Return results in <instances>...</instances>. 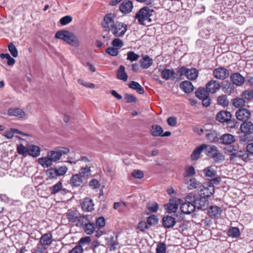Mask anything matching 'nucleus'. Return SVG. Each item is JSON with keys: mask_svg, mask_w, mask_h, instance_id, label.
<instances>
[{"mask_svg": "<svg viewBox=\"0 0 253 253\" xmlns=\"http://www.w3.org/2000/svg\"><path fill=\"white\" fill-rule=\"evenodd\" d=\"M154 12V10L153 9L144 6L136 13L135 18L137 20L139 24L145 25L146 23H149L152 21L151 17Z\"/></svg>", "mask_w": 253, "mask_h": 253, "instance_id": "f257e3e1", "label": "nucleus"}, {"mask_svg": "<svg viewBox=\"0 0 253 253\" xmlns=\"http://www.w3.org/2000/svg\"><path fill=\"white\" fill-rule=\"evenodd\" d=\"M195 174V170L193 166H189L185 169V176H192Z\"/></svg>", "mask_w": 253, "mask_h": 253, "instance_id": "e2e57ef3", "label": "nucleus"}, {"mask_svg": "<svg viewBox=\"0 0 253 253\" xmlns=\"http://www.w3.org/2000/svg\"><path fill=\"white\" fill-rule=\"evenodd\" d=\"M105 225V219L104 217L100 216L97 218L96 221V225L97 228H103Z\"/></svg>", "mask_w": 253, "mask_h": 253, "instance_id": "13d9d810", "label": "nucleus"}, {"mask_svg": "<svg viewBox=\"0 0 253 253\" xmlns=\"http://www.w3.org/2000/svg\"><path fill=\"white\" fill-rule=\"evenodd\" d=\"M17 152L19 154L26 155L28 154V146L25 147L22 144H20L17 147Z\"/></svg>", "mask_w": 253, "mask_h": 253, "instance_id": "bf43d9fd", "label": "nucleus"}, {"mask_svg": "<svg viewBox=\"0 0 253 253\" xmlns=\"http://www.w3.org/2000/svg\"><path fill=\"white\" fill-rule=\"evenodd\" d=\"M196 209L194 204L191 203L190 202H186L182 203L180 206V210L181 211L185 214H190L195 211Z\"/></svg>", "mask_w": 253, "mask_h": 253, "instance_id": "f3484780", "label": "nucleus"}, {"mask_svg": "<svg viewBox=\"0 0 253 253\" xmlns=\"http://www.w3.org/2000/svg\"><path fill=\"white\" fill-rule=\"evenodd\" d=\"M230 79L233 84L237 86L242 85L245 82V78L239 73H234L231 76Z\"/></svg>", "mask_w": 253, "mask_h": 253, "instance_id": "b1692460", "label": "nucleus"}, {"mask_svg": "<svg viewBox=\"0 0 253 253\" xmlns=\"http://www.w3.org/2000/svg\"><path fill=\"white\" fill-rule=\"evenodd\" d=\"M175 72L173 69H165L161 72V77L167 81L175 79Z\"/></svg>", "mask_w": 253, "mask_h": 253, "instance_id": "5701e85b", "label": "nucleus"}, {"mask_svg": "<svg viewBox=\"0 0 253 253\" xmlns=\"http://www.w3.org/2000/svg\"><path fill=\"white\" fill-rule=\"evenodd\" d=\"M177 73L179 76L185 75L187 79L190 80H195L198 76V71L195 68L188 69L184 66L180 67Z\"/></svg>", "mask_w": 253, "mask_h": 253, "instance_id": "423d86ee", "label": "nucleus"}, {"mask_svg": "<svg viewBox=\"0 0 253 253\" xmlns=\"http://www.w3.org/2000/svg\"><path fill=\"white\" fill-rule=\"evenodd\" d=\"M222 210L216 206H211L208 210V215L212 218H219L221 213Z\"/></svg>", "mask_w": 253, "mask_h": 253, "instance_id": "2eb2a0df", "label": "nucleus"}, {"mask_svg": "<svg viewBox=\"0 0 253 253\" xmlns=\"http://www.w3.org/2000/svg\"><path fill=\"white\" fill-rule=\"evenodd\" d=\"M116 15L113 13L106 14L102 22V27L105 31L109 32L118 21L116 20Z\"/></svg>", "mask_w": 253, "mask_h": 253, "instance_id": "20e7f679", "label": "nucleus"}, {"mask_svg": "<svg viewBox=\"0 0 253 253\" xmlns=\"http://www.w3.org/2000/svg\"><path fill=\"white\" fill-rule=\"evenodd\" d=\"M180 87L185 93H188L194 90V87L191 82L189 81H185L180 84Z\"/></svg>", "mask_w": 253, "mask_h": 253, "instance_id": "bb28decb", "label": "nucleus"}, {"mask_svg": "<svg viewBox=\"0 0 253 253\" xmlns=\"http://www.w3.org/2000/svg\"><path fill=\"white\" fill-rule=\"evenodd\" d=\"M158 218L155 215H152L149 216L147 219V223L151 226L155 225L158 222Z\"/></svg>", "mask_w": 253, "mask_h": 253, "instance_id": "09e8293b", "label": "nucleus"}, {"mask_svg": "<svg viewBox=\"0 0 253 253\" xmlns=\"http://www.w3.org/2000/svg\"><path fill=\"white\" fill-rule=\"evenodd\" d=\"M53 242V236L50 232L43 234L40 240V244L42 247L50 246Z\"/></svg>", "mask_w": 253, "mask_h": 253, "instance_id": "ddd939ff", "label": "nucleus"}, {"mask_svg": "<svg viewBox=\"0 0 253 253\" xmlns=\"http://www.w3.org/2000/svg\"><path fill=\"white\" fill-rule=\"evenodd\" d=\"M139 57V55L135 53L133 51H129L127 53V60L131 62L137 60Z\"/></svg>", "mask_w": 253, "mask_h": 253, "instance_id": "603ef678", "label": "nucleus"}, {"mask_svg": "<svg viewBox=\"0 0 253 253\" xmlns=\"http://www.w3.org/2000/svg\"><path fill=\"white\" fill-rule=\"evenodd\" d=\"M105 51L107 53L112 56H116L119 54L118 48L114 47H109L106 49Z\"/></svg>", "mask_w": 253, "mask_h": 253, "instance_id": "864d4df0", "label": "nucleus"}, {"mask_svg": "<svg viewBox=\"0 0 253 253\" xmlns=\"http://www.w3.org/2000/svg\"><path fill=\"white\" fill-rule=\"evenodd\" d=\"M214 193L213 185L209 183H205L199 187V195L200 197L208 198Z\"/></svg>", "mask_w": 253, "mask_h": 253, "instance_id": "0eeeda50", "label": "nucleus"}, {"mask_svg": "<svg viewBox=\"0 0 253 253\" xmlns=\"http://www.w3.org/2000/svg\"><path fill=\"white\" fill-rule=\"evenodd\" d=\"M221 85L220 83L215 80H211L206 84V88L211 93H214L218 91L220 88Z\"/></svg>", "mask_w": 253, "mask_h": 253, "instance_id": "dca6fc26", "label": "nucleus"}, {"mask_svg": "<svg viewBox=\"0 0 253 253\" xmlns=\"http://www.w3.org/2000/svg\"><path fill=\"white\" fill-rule=\"evenodd\" d=\"M89 186L92 189H95L98 188L100 186L98 180L96 179H92L89 183Z\"/></svg>", "mask_w": 253, "mask_h": 253, "instance_id": "338daca9", "label": "nucleus"}, {"mask_svg": "<svg viewBox=\"0 0 253 253\" xmlns=\"http://www.w3.org/2000/svg\"><path fill=\"white\" fill-rule=\"evenodd\" d=\"M166 245L165 243H159L156 248L157 253H166Z\"/></svg>", "mask_w": 253, "mask_h": 253, "instance_id": "680f3d73", "label": "nucleus"}, {"mask_svg": "<svg viewBox=\"0 0 253 253\" xmlns=\"http://www.w3.org/2000/svg\"><path fill=\"white\" fill-rule=\"evenodd\" d=\"M38 162L44 168H48L51 166L53 163L48 155H47L46 157L39 158Z\"/></svg>", "mask_w": 253, "mask_h": 253, "instance_id": "2f4dec72", "label": "nucleus"}, {"mask_svg": "<svg viewBox=\"0 0 253 253\" xmlns=\"http://www.w3.org/2000/svg\"><path fill=\"white\" fill-rule=\"evenodd\" d=\"M62 187V183L59 181L50 188L51 194H56L61 189Z\"/></svg>", "mask_w": 253, "mask_h": 253, "instance_id": "49530a36", "label": "nucleus"}, {"mask_svg": "<svg viewBox=\"0 0 253 253\" xmlns=\"http://www.w3.org/2000/svg\"><path fill=\"white\" fill-rule=\"evenodd\" d=\"M141 67L143 69L149 68L153 64V60L148 55H143L140 61Z\"/></svg>", "mask_w": 253, "mask_h": 253, "instance_id": "c85d7f7f", "label": "nucleus"}, {"mask_svg": "<svg viewBox=\"0 0 253 253\" xmlns=\"http://www.w3.org/2000/svg\"><path fill=\"white\" fill-rule=\"evenodd\" d=\"M159 208L158 204L156 203L149 204L148 206V209L152 212H156Z\"/></svg>", "mask_w": 253, "mask_h": 253, "instance_id": "69168bd1", "label": "nucleus"}, {"mask_svg": "<svg viewBox=\"0 0 253 253\" xmlns=\"http://www.w3.org/2000/svg\"><path fill=\"white\" fill-rule=\"evenodd\" d=\"M175 218L172 216L166 215L162 218V224L166 228H172L176 224Z\"/></svg>", "mask_w": 253, "mask_h": 253, "instance_id": "a211bd4d", "label": "nucleus"}, {"mask_svg": "<svg viewBox=\"0 0 253 253\" xmlns=\"http://www.w3.org/2000/svg\"><path fill=\"white\" fill-rule=\"evenodd\" d=\"M245 104V101L242 98H236L234 99L233 105L236 108L243 107Z\"/></svg>", "mask_w": 253, "mask_h": 253, "instance_id": "a18cd8bd", "label": "nucleus"}, {"mask_svg": "<svg viewBox=\"0 0 253 253\" xmlns=\"http://www.w3.org/2000/svg\"><path fill=\"white\" fill-rule=\"evenodd\" d=\"M125 99L126 103L135 102L137 100L136 98L130 94H126Z\"/></svg>", "mask_w": 253, "mask_h": 253, "instance_id": "0e129e2a", "label": "nucleus"}, {"mask_svg": "<svg viewBox=\"0 0 253 253\" xmlns=\"http://www.w3.org/2000/svg\"><path fill=\"white\" fill-rule=\"evenodd\" d=\"M187 183L188 189L189 190L196 189L201 186L200 183L195 178L190 179Z\"/></svg>", "mask_w": 253, "mask_h": 253, "instance_id": "4c0bfd02", "label": "nucleus"}, {"mask_svg": "<svg viewBox=\"0 0 253 253\" xmlns=\"http://www.w3.org/2000/svg\"><path fill=\"white\" fill-rule=\"evenodd\" d=\"M240 129L245 135L251 134L253 133V123L249 121L243 122Z\"/></svg>", "mask_w": 253, "mask_h": 253, "instance_id": "9b49d317", "label": "nucleus"}, {"mask_svg": "<svg viewBox=\"0 0 253 253\" xmlns=\"http://www.w3.org/2000/svg\"><path fill=\"white\" fill-rule=\"evenodd\" d=\"M46 175L49 179H56L58 177L56 168H50L46 170Z\"/></svg>", "mask_w": 253, "mask_h": 253, "instance_id": "c03bdc74", "label": "nucleus"}, {"mask_svg": "<svg viewBox=\"0 0 253 253\" xmlns=\"http://www.w3.org/2000/svg\"><path fill=\"white\" fill-rule=\"evenodd\" d=\"M125 67L123 65H121L118 69L117 72V78L120 80L126 82L127 80L128 76L125 72Z\"/></svg>", "mask_w": 253, "mask_h": 253, "instance_id": "7c9ffc66", "label": "nucleus"}, {"mask_svg": "<svg viewBox=\"0 0 253 253\" xmlns=\"http://www.w3.org/2000/svg\"><path fill=\"white\" fill-rule=\"evenodd\" d=\"M248 154L245 150H238L236 153L233 154L232 156H230V160L232 161H236L237 158L245 160L248 158Z\"/></svg>", "mask_w": 253, "mask_h": 253, "instance_id": "cd10ccee", "label": "nucleus"}, {"mask_svg": "<svg viewBox=\"0 0 253 253\" xmlns=\"http://www.w3.org/2000/svg\"><path fill=\"white\" fill-rule=\"evenodd\" d=\"M196 96L197 98L200 99H202L205 97H208L209 96V92L204 87H200L196 91Z\"/></svg>", "mask_w": 253, "mask_h": 253, "instance_id": "c9c22d12", "label": "nucleus"}, {"mask_svg": "<svg viewBox=\"0 0 253 253\" xmlns=\"http://www.w3.org/2000/svg\"><path fill=\"white\" fill-rule=\"evenodd\" d=\"M8 48L11 54L14 57H16L18 56V53L15 46L12 43H10L8 45Z\"/></svg>", "mask_w": 253, "mask_h": 253, "instance_id": "3c124183", "label": "nucleus"}, {"mask_svg": "<svg viewBox=\"0 0 253 253\" xmlns=\"http://www.w3.org/2000/svg\"><path fill=\"white\" fill-rule=\"evenodd\" d=\"M112 44L113 47L117 48L119 49L124 45V43L122 40L117 38L113 40Z\"/></svg>", "mask_w": 253, "mask_h": 253, "instance_id": "5fc2aeb1", "label": "nucleus"}, {"mask_svg": "<svg viewBox=\"0 0 253 253\" xmlns=\"http://www.w3.org/2000/svg\"><path fill=\"white\" fill-rule=\"evenodd\" d=\"M228 234L232 238H238L240 235L239 229L238 227H231L228 230Z\"/></svg>", "mask_w": 253, "mask_h": 253, "instance_id": "79ce46f5", "label": "nucleus"}, {"mask_svg": "<svg viewBox=\"0 0 253 253\" xmlns=\"http://www.w3.org/2000/svg\"><path fill=\"white\" fill-rule=\"evenodd\" d=\"M150 132L153 136H160L163 133V129L161 126L158 125H154L151 126Z\"/></svg>", "mask_w": 253, "mask_h": 253, "instance_id": "473e14b6", "label": "nucleus"}, {"mask_svg": "<svg viewBox=\"0 0 253 253\" xmlns=\"http://www.w3.org/2000/svg\"><path fill=\"white\" fill-rule=\"evenodd\" d=\"M80 182L83 183L82 178L84 179L89 177L91 176V170L90 166L88 165L84 166L80 163Z\"/></svg>", "mask_w": 253, "mask_h": 253, "instance_id": "4468645a", "label": "nucleus"}, {"mask_svg": "<svg viewBox=\"0 0 253 253\" xmlns=\"http://www.w3.org/2000/svg\"><path fill=\"white\" fill-rule=\"evenodd\" d=\"M203 145L206 154L208 156L214 159L215 162H222L225 160L224 155L219 152L216 146L206 144Z\"/></svg>", "mask_w": 253, "mask_h": 253, "instance_id": "7ed1b4c3", "label": "nucleus"}, {"mask_svg": "<svg viewBox=\"0 0 253 253\" xmlns=\"http://www.w3.org/2000/svg\"><path fill=\"white\" fill-rule=\"evenodd\" d=\"M41 149L36 145H29L28 146V155L33 157H37L40 155Z\"/></svg>", "mask_w": 253, "mask_h": 253, "instance_id": "c756f323", "label": "nucleus"}, {"mask_svg": "<svg viewBox=\"0 0 253 253\" xmlns=\"http://www.w3.org/2000/svg\"><path fill=\"white\" fill-rule=\"evenodd\" d=\"M206 137L211 142H215L218 140L216 132L214 130H209L206 133Z\"/></svg>", "mask_w": 253, "mask_h": 253, "instance_id": "ea45409f", "label": "nucleus"}, {"mask_svg": "<svg viewBox=\"0 0 253 253\" xmlns=\"http://www.w3.org/2000/svg\"><path fill=\"white\" fill-rule=\"evenodd\" d=\"M132 176L135 178L141 179L144 177V174L140 170H135L132 172Z\"/></svg>", "mask_w": 253, "mask_h": 253, "instance_id": "774afa93", "label": "nucleus"}, {"mask_svg": "<svg viewBox=\"0 0 253 253\" xmlns=\"http://www.w3.org/2000/svg\"><path fill=\"white\" fill-rule=\"evenodd\" d=\"M213 76L217 79L223 80L229 76V72L226 68L220 67L213 70Z\"/></svg>", "mask_w": 253, "mask_h": 253, "instance_id": "1a4fd4ad", "label": "nucleus"}, {"mask_svg": "<svg viewBox=\"0 0 253 253\" xmlns=\"http://www.w3.org/2000/svg\"><path fill=\"white\" fill-rule=\"evenodd\" d=\"M182 200L175 198L170 199L169 203L165 205L167 212L169 213H174L178 209V205L181 204Z\"/></svg>", "mask_w": 253, "mask_h": 253, "instance_id": "6e6552de", "label": "nucleus"}, {"mask_svg": "<svg viewBox=\"0 0 253 253\" xmlns=\"http://www.w3.org/2000/svg\"><path fill=\"white\" fill-rule=\"evenodd\" d=\"M82 227L86 234L91 235L95 230L94 223H90L88 218H86L85 222H82Z\"/></svg>", "mask_w": 253, "mask_h": 253, "instance_id": "412c9836", "label": "nucleus"}, {"mask_svg": "<svg viewBox=\"0 0 253 253\" xmlns=\"http://www.w3.org/2000/svg\"><path fill=\"white\" fill-rule=\"evenodd\" d=\"M1 58H5L7 59V64L9 66H12L15 63V60L14 58H12L8 53H1L0 54Z\"/></svg>", "mask_w": 253, "mask_h": 253, "instance_id": "37998d69", "label": "nucleus"}, {"mask_svg": "<svg viewBox=\"0 0 253 253\" xmlns=\"http://www.w3.org/2000/svg\"><path fill=\"white\" fill-rule=\"evenodd\" d=\"M232 115L230 112L227 111H220L216 116V119L220 123H227L231 119Z\"/></svg>", "mask_w": 253, "mask_h": 253, "instance_id": "f8f14e48", "label": "nucleus"}, {"mask_svg": "<svg viewBox=\"0 0 253 253\" xmlns=\"http://www.w3.org/2000/svg\"><path fill=\"white\" fill-rule=\"evenodd\" d=\"M229 103V100L226 95H221L217 98V103L220 106L226 107L228 105Z\"/></svg>", "mask_w": 253, "mask_h": 253, "instance_id": "58836bf2", "label": "nucleus"}, {"mask_svg": "<svg viewBox=\"0 0 253 253\" xmlns=\"http://www.w3.org/2000/svg\"><path fill=\"white\" fill-rule=\"evenodd\" d=\"M82 210L85 211H91L94 209L93 201L89 198H85L81 204Z\"/></svg>", "mask_w": 253, "mask_h": 253, "instance_id": "393cba45", "label": "nucleus"}, {"mask_svg": "<svg viewBox=\"0 0 253 253\" xmlns=\"http://www.w3.org/2000/svg\"><path fill=\"white\" fill-rule=\"evenodd\" d=\"M72 21V17L70 15H66L60 19V23L62 26L66 25Z\"/></svg>", "mask_w": 253, "mask_h": 253, "instance_id": "6e6d98bb", "label": "nucleus"}, {"mask_svg": "<svg viewBox=\"0 0 253 253\" xmlns=\"http://www.w3.org/2000/svg\"><path fill=\"white\" fill-rule=\"evenodd\" d=\"M203 173L206 177H213L216 176L217 172L213 166H210L203 169Z\"/></svg>", "mask_w": 253, "mask_h": 253, "instance_id": "72a5a7b5", "label": "nucleus"}, {"mask_svg": "<svg viewBox=\"0 0 253 253\" xmlns=\"http://www.w3.org/2000/svg\"><path fill=\"white\" fill-rule=\"evenodd\" d=\"M70 183L72 186L77 187L79 186V174H76L73 175L70 179Z\"/></svg>", "mask_w": 253, "mask_h": 253, "instance_id": "8fccbe9b", "label": "nucleus"}, {"mask_svg": "<svg viewBox=\"0 0 253 253\" xmlns=\"http://www.w3.org/2000/svg\"><path fill=\"white\" fill-rule=\"evenodd\" d=\"M47 155L53 162L59 160L61 157V154L58 152L57 150L48 152Z\"/></svg>", "mask_w": 253, "mask_h": 253, "instance_id": "a19ab883", "label": "nucleus"}, {"mask_svg": "<svg viewBox=\"0 0 253 253\" xmlns=\"http://www.w3.org/2000/svg\"><path fill=\"white\" fill-rule=\"evenodd\" d=\"M7 114L10 116H15L22 119L25 117V113L19 108H10L7 111Z\"/></svg>", "mask_w": 253, "mask_h": 253, "instance_id": "6ab92c4d", "label": "nucleus"}, {"mask_svg": "<svg viewBox=\"0 0 253 253\" xmlns=\"http://www.w3.org/2000/svg\"><path fill=\"white\" fill-rule=\"evenodd\" d=\"M209 203L207 198L200 197V198H197L194 205L197 209L204 210L207 208Z\"/></svg>", "mask_w": 253, "mask_h": 253, "instance_id": "4be33fe9", "label": "nucleus"}, {"mask_svg": "<svg viewBox=\"0 0 253 253\" xmlns=\"http://www.w3.org/2000/svg\"><path fill=\"white\" fill-rule=\"evenodd\" d=\"M220 142L223 144H231L235 141V138L234 135L226 133L221 136L220 137Z\"/></svg>", "mask_w": 253, "mask_h": 253, "instance_id": "a878e982", "label": "nucleus"}, {"mask_svg": "<svg viewBox=\"0 0 253 253\" xmlns=\"http://www.w3.org/2000/svg\"><path fill=\"white\" fill-rule=\"evenodd\" d=\"M133 3L131 1L127 0L123 2L119 6L121 12L124 14L130 13L133 8Z\"/></svg>", "mask_w": 253, "mask_h": 253, "instance_id": "aec40b11", "label": "nucleus"}, {"mask_svg": "<svg viewBox=\"0 0 253 253\" xmlns=\"http://www.w3.org/2000/svg\"><path fill=\"white\" fill-rule=\"evenodd\" d=\"M251 116L250 111L245 108L239 109L236 112L237 119L243 122L248 121Z\"/></svg>", "mask_w": 253, "mask_h": 253, "instance_id": "9d476101", "label": "nucleus"}, {"mask_svg": "<svg viewBox=\"0 0 253 253\" xmlns=\"http://www.w3.org/2000/svg\"><path fill=\"white\" fill-rule=\"evenodd\" d=\"M244 97L247 99H251L253 98V88L248 89L243 92Z\"/></svg>", "mask_w": 253, "mask_h": 253, "instance_id": "052dcab7", "label": "nucleus"}, {"mask_svg": "<svg viewBox=\"0 0 253 253\" xmlns=\"http://www.w3.org/2000/svg\"><path fill=\"white\" fill-rule=\"evenodd\" d=\"M234 86L230 83H226L222 87V91L227 94L230 93L234 90Z\"/></svg>", "mask_w": 253, "mask_h": 253, "instance_id": "de8ad7c7", "label": "nucleus"}, {"mask_svg": "<svg viewBox=\"0 0 253 253\" xmlns=\"http://www.w3.org/2000/svg\"><path fill=\"white\" fill-rule=\"evenodd\" d=\"M127 30V25L126 24L117 21L109 32L115 37H122L125 34Z\"/></svg>", "mask_w": 253, "mask_h": 253, "instance_id": "39448f33", "label": "nucleus"}, {"mask_svg": "<svg viewBox=\"0 0 253 253\" xmlns=\"http://www.w3.org/2000/svg\"><path fill=\"white\" fill-rule=\"evenodd\" d=\"M204 150V145L202 144L194 150L191 155V159L194 161L197 160L199 157L202 151Z\"/></svg>", "mask_w": 253, "mask_h": 253, "instance_id": "e433bc0d", "label": "nucleus"}, {"mask_svg": "<svg viewBox=\"0 0 253 253\" xmlns=\"http://www.w3.org/2000/svg\"><path fill=\"white\" fill-rule=\"evenodd\" d=\"M128 87L135 90L139 94H142L144 92V88L136 82H130L129 84H128Z\"/></svg>", "mask_w": 253, "mask_h": 253, "instance_id": "f704fd0d", "label": "nucleus"}, {"mask_svg": "<svg viewBox=\"0 0 253 253\" xmlns=\"http://www.w3.org/2000/svg\"><path fill=\"white\" fill-rule=\"evenodd\" d=\"M14 133L20 134L21 132L17 129L11 128L9 131L5 132L3 135L7 138H11L13 136Z\"/></svg>", "mask_w": 253, "mask_h": 253, "instance_id": "4d7b16f0", "label": "nucleus"}, {"mask_svg": "<svg viewBox=\"0 0 253 253\" xmlns=\"http://www.w3.org/2000/svg\"><path fill=\"white\" fill-rule=\"evenodd\" d=\"M56 39H60L72 46H78L79 40L78 37L73 33L67 30L57 31L55 35Z\"/></svg>", "mask_w": 253, "mask_h": 253, "instance_id": "f03ea898", "label": "nucleus"}]
</instances>
